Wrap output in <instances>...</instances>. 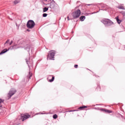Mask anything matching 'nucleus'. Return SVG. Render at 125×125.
Segmentation results:
<instances>
[{"label": "nucleus", "mask_w": 125, "mask_h": 125, "mask_svg": "<svg viewBox=\"0 0 125 125\" xmlns=\"http://www.w3.org/2000/svg\"><path fill=\"white\" fill-rule=\"evenodd\" d=\"M102 22L104 24H110L112 25V24H114V23L111 21V20L107 19H104L102 21Z\"/></svg>", "instance_id": "39448f33"}, {"label": "nucleus", "mask_w": 125, "mask_h": 125, "mask_svg": "<svg viewBox=\"0 0 125 125\" xmlns=\"http://www.w3.org/2000/svg\"><path fill=\"white\" fill-rule=\"evenodd\" d=\"M48 10V8L44 7L43 9V12H46Z\"/></svg>", "instance_id": "2eb2a0df"}, {"label": "nucleus", "mask_w": 125, "mask_h": 125, "mask_svg": "<svg viewBox=\"0 0 125 125\" xmlns=\"http://www.w3.org/2000/svg\"><path fill=\"white\" fill-rule=\"evenodd\" d=\"M72 15L74 19L79 18L81 16V10L78 9L76 11H75L72 13Z\"/></svg>", "instance_id": "f03ea898"}, {"label": "nucleus", "mask_w": 125, "mask_h": 125, "mask_svg": "<svg viewBox=\"0 0 125 125\" xmlns=\"http://www.w3.org/2000/svg\"><path fill=\"white\" fill-rule=\"evenodd\" d=\"M118 8L119 9H123V10H125V7H124L123 5L118 6Z\"/></svg>", "instance_id": "4468645a"}, {"label": "nucleus", "mask_w": 125, "mask_h": 125, "mask_svg": "<svg viewBox=\"0 0 125 125\" xmlns=\"http://www.w3.org/2000/svg\"><path fill=\"white\" fill-rule=\"evenodd\" d=\"M78 64H75V65H74V67L75 68H78Z\"/></svg>", "instance_id": "4be33fe9"}, {"label": "nucleus", "mask_w": 125, "mask_h": 125, "mask_svg": "<svg viewBox=\"0 0 125 125\" xmlns=\"http://www.w3.org/2000/svg\"><path fill=\"white\" fill-rule=\"evenodd\" d=\"M35 22L32 20H29L27 23V27L29 29H33L35 27Z\"/></svg>", "instance_id": "7ed1b4c3"}, {"label": "nucleus", "mask_w": 125, "mask_h": 125, "mask_svg": "<svg viewBox=\"0 0 125 125\" xmlns=\"http://www.w3.org/2000/svg\"><path fill=\"white\" fill-rule=\"evenodd\" d=\"M30 117H31V115H30L28 114L22 115L21 119L22 120V122H24V121L27 120V119H29V118H30Z\"/></svg>", "instance_id": "423d86ee"}, {"label": "nucleus", "mask_w": 125, "mask_h": 125, "mask_svg": "<svg viewBox=\"0 0 125 125\" xmlns=\"http://www.w3.org/2000/svg\"><path fill=\"white\" fill-rule=\"evenodd\" d=\"M53 119H57L58 118V116L56 114H54L53 116Z\"/></svg>", "instance_id": "a211bd4d"}, {"label": "nucleus", "mask_w": 125, "mask_h": 125, "mask_svg": "<svg viewBox=\"0 0 125 125\" xmlns=\"http://www.w3.org/2000/svg\"><path fill=\"white\" fill-rule=\"evenodd\" d=\"M47 16V14L44 13L43 14V17H46Z\"/></svg>", "instance_id": "6ab92c4d"}, {"label": "nucleus", "mask_w": 125, "mask_h": 125, "mask_svg": "<svg viewBox=\"0 0 125 125\" xmlns=\"http://www.w3.org/2000/svg\"><path fill=\"white\" fill-rule=\"evenodd\" d=\"M26 63L28 64V59H26Z\"/></svg>", "instance_id": "a878e982"}, {"label": "nucleus", "mask_w": 125, "mask_h": 125, "mask_svg": "<svg viewBox=\"0 0 125 125\" xmlns=\"http://www.w3.org/2000/svg\"><path fill=\"white\" fill-rule=\"evenodd\" d=\"M87 5H90V4H87Z\"/></svg>", "instance_id": "cd10ccee"}, {"label": "nucleus", "mask_w": 125, "mask_h": 125, "mask_svg": "<svg viewBox=\"0 0 125 125\" xmlns=\"http://www.w3.org/2000/svg\"><path fill=\"white\" fill-rule=\"evenodd\" d=\"M54 76H49L48 78V80H49V82L50 83H52V82H53V81H54Z\"/></svg>", "instance_id": "6e6552de"}, {"label": "nucleus", "mask_w": 125, "mask_h": 125, "mask_svg": "<svg viewBox=\"0 0 125 125\" xmlns=\"http://www.w3.org/2000/svg\"><path fill=\"white\" fill-rule=\"evenodd\" d=\"M19 2H20V0H16L14 1V3H15V4H17V3H19Z\"/></svg>", "instance_id": "dca6fc26"}, {"label": "nucleus", "mask_w": 125, "mask_h": 125, "mask_svg": "<svg viewBox=\"0 0 125 125\" xmlns=\"http://www.w3.org/2000/svg\"><path fill=\"white\" fill-rule=\"evenodd\" d=\"M116 19L117 22L118 23V24H121L122 23V21H121L120 19H119V16H117L115 18Z\"/></svg>", "instance_id": "1a4fd4ad"}, {"label": "nucleus", "mask_w": 125, "mask_h": 125, "mask_svg": "<svg viewBox=\"0 0 125 125\" xmlns=\"http://www.w3.org/2000/svg\"><path fill=\"white\" fill-rule=\"evenodd\" d=\"M55 53H56V51L54 50H50L47 56V60H53L54 56H55Z\"/></svg>", "instance_id": "f257e3e1"}, {"label": "nucleus", "mask_w": 125, "mask_h": 125, "mask_svg": "<svg viewBox=\"0 0 125 125\" xmlns=\"http://www.w3.org/2000/svg\"><path fill=\"white\" fill-rule=\"evenodd\" d=\"M85 108H87V106L84 105L83 106H80V107L78 108L79 110H83V109H85Z\"/></svg>", "instance_id": "9d476101"}, {"label": "nucleus", "mask_w": 125, "mask_h": 125, "mask_svg": "<svg viewBox=\"0 0 125 125\" xmlns=\"http://www.w3.org/2000/svg\"><path fill=\"white\" fill-rule=\"evenodd\" d=\"M67 20L69 21L70 20V18H69V16L67 17Z\"/></svg>", "instance_id": "b1692460"}, {"label": "nucleus", "mask_w": 125, "mask_h": 125, "mask_svg": "<svg viewBox=\"0 0 125 125\" xmlns=\"http://www.w3.org/2000/svg\"><path fill=\"white\" fill-rule=\"evenodd\" d=\"M69 112H73V111H71V110H70V111H69Z\"/></svg>", "instance_id": "bb28decb"}, {"label": "nucleus", "mask_w": 125, "mask_h": 125, "mask_svg": "<svg viewBox=\"0 0 125 125\" xmlns=\"http://www.w3.org/2000/svg\"><path fill=\"white\" fill-rule=\"evenodd\" d=\"M100 110L102 111L103 112H105V113H107V114H110V113H112V111L108 109H101Z\"/></svg>", "instance_id": "0eeeda50"}, {"label": "nucleus", "mask_w": 125, "mask_h": 125, "mask_svg": "<svg viewBox=\"0 0 125 125\" xmlns=\"http://www.w3.org/2000/svg\"><path fill=\"white\" fill-rule=\"evenodd\" d=\"M125 12H124L123 13V15H124V16H125Z\"/></svg>", "instance_id": "393cba45"}, {"label": "nucleus", "mask_w": 125, "mask_h": 125, "mask_svg": "<svg viewBox=\"0 0 125 125\" xmlns=\"http://www.w3.org/2000/svg\"><path fill=\"white\" fill-rule=\"evenodd\" d=\"M81 21H84L85 19V16H82L80 18Z\"/></svg>", "instance_id": "f8f14e48"}, {"label": "nucleus", "mask_w": 125, "mask_h": 125, "mask_svg": "<svg viewBox=\"0 0 125 125\" xmlns=\"http://www.w3.org/2000/svg\"><path fill=\"white\" fill-rule=\"evenodd\" d=\"M12 43H13V41H11V42H10V43L9 44L10 45H11L12 44Z\"/></svg>", "instance_id": "412c9836"}, {"label": "nucleus", "mask_w": 125, "mask_h": 125, "mask_svg": "<svg viewBox=\"0 0 125 125\" xmlns=\"http://www.w3.org/2000/svg\"><path fill=\"white\" fill-rule=\"evenodd\" d=\"M4 102V100L0 99V107H2V105L1 104L2 103H3Z\"/></svg>", "instance_id": "ddd939ff"}, {"label": "nucleus", "mask_w": 125, "mask_h": 125, "mask_svg": "<svg viewBox=\"0 0 125 125\" xmlns=\"http://www.w3.org/2000/svg\"><path fill=\"white\" fill-rule=\"evenodd\" d=\"M9 42V40H7V41L5 42V44H6V43H8Z\"/></svg>", "instance_id": "aec40b11"}, {"label": "nucleus", "mask_w": 125, "mask_h": 125, "mask_svg": "<svg viewBox=\"0 0 125 125\" xmlns=\"http://www.w3.org/2000/svg\"><path fill=\"white\" fill-rule=\"evenodd\" d=\"M54 3H51L50 4V8H54Z\"/></svg>", "instance_id": "f3484780"}, {"label": "nucleus", "mask_w": 125, "mask_h": 125, "mask_svg": "<svg viewBox=\"0 0 125 125\" xmlns=\"http://www.w3.org/2000/svg\"><path fill=\"white\" fill-rule=\"evenodd\" d=\"M31 77H32V74L29 72V79H30Z\"/></svg>", "instance_id": "5701e85b"}, {"label": "nucleus", "mask_w": 125, "mask_h": 125, "mask_svg": "<svg viewBox=\"0 0 125 125\" xmlns=\"http://www.w3.org/2000/svg\"><path fill=\"white\" fill-rule=\"evenodd\" d=\"M16 93V90H15V89H11L9 93L8 94V99H9L11 98V96H12L13 95H14V94H15V93Z\"/></svg>", "instance_id": "20e7f679"}, {"label": "nucleus", "mask_w": 125, "mask_h": 125, "mask_svg": "<svg viewBox=\"0 0 125 125\" xmlns=\"http://www.w3.org/2000/svg\"><path fill=\"white\" fill-rule=\"evenodd\" d=\"M7 49H3L0 53V55H1V54H3V53H5V52H7Z\"/></svg>", "instance_id": "9b49d317"}]
</instances>
